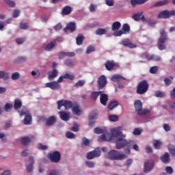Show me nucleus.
<instances>
[{
	"mask_svg": "<svg viewBox=\"0 0 175 175\" xmlns=\"http://www.w3.org/2000/svg\"><path fill=\"white\" fill-rule=\"evenodd\" d=\"M32 142V139L29 137H23L21 138V143L23 146H28Z\"/></svg>",
	"mask_w": 175,
	"mask_h": 175,
	"instance_id": "obj_26",
	"label": "nucleus"
},
{
	"mask_svg": "<svg viewBox=\"0 0 175 175\" xmlns=\"http://www.w3.org/2000/svg\"><path fill=\"white\" fill-rule=\"evenodd\" d=\"M46 126H51L57 122V118L54 116L49 117L45 120Z\"/></svg>",
	"mask_w": 175,
	"mask_h": 175,
	"instance_id": "obj_16",
	"label": "nucleus"
},
{
	"mask_svg": "<svg viewBox=\"0 0 175 175\" xmlns=\"http://www.w3.org/2000/svg\"><path fill=\"white\" fill-rule=\"evenodd\" d=\"M148 0H131V3L132 6H135L136 5H144L146 2H148Z\"/></svg>",
	"mask_w": 175,
	"mask_h": 175,
	"instance_id": "obj_28",
	"label": "nucleus"
},
{
	"mask_svg": "<svg viewBox=\"0 0 175 175\" xmlns=\"http://www.w3.org/2000/svg\"><path fill=\"white\" fill-rule=\"evenodd\" d=\"M62 14L65 16H68V14H70L72 13V8L69 5L65 6L62 10Z\"/></svg>",
	"mask_w": 175,
	"mask_h": 175,
	"instance_id": "obj_25",
	"label": "nucleus"
},
{
	"mask_svg": "<svg viewBox=\"0 0 175 175\" xmlns=\"http://www.w3.org/2000/svg\"><path fill=\"white\" fill-rule=\"evenodd\" d=\"M115 36H121L122 35H125L122 30H118L113 33Z\"/></svg>",
	"mask_w": 175,
	"mask_h": 175,
	"instance_id": "obj_55",
	"label": "nucleus"
},
{
	"mask_svg": "<svg viewBox=\"0 0 175 175\" xmlns=\"http://www.w3.org/2000/svg\"><path fill=\"white\" fill-rule=\"evenodd\" d=\"M165 171L168 174H172L173 173V168L172 167H166Z\"/></svg>",
	"mask_w": 175,
	"mask_h": 175,
	"instance_id": "obj_64",
	"label": "nucleus"
},
{
	"mask_svg": "<svg viewBox=\"0 0 175 175\" xmlns=\"http://www.w3.org/2000/svg\"><path fill=\"white\" fill-rule=\"evenodd\" d=\"M160 32V38H159L157 47L159 50H165L166 46L163 44L166 40H167V35L166 34V31L165 29H161L159 31Z\"/></svg>",
	"mask_w": 175,
	"mask_h": 175,
	"instance_id": "obj_3",
	"label": "nucleus"
},
{
	"mask_svg": "<svg viewBox=\"0 0 175 175\" xmlns=\"http://www.w3.org/2000/svg\"><path fill=\"white\" fill-rule=\"evenodd\" d=\"M10 109H13V104L12 103H6L5 107H4V109L5 110H10Z\"/></svg>",
	"mask_w": 175,
	"mask_h": 175,
	"instance_id": "obj_56",
	"label": "nucleus"
},
{
	"mask_svg": "<svg viewBox=\"0 0 175 175\" xmlns=\"http://www.w3.org/2000/svg\"><path fill=\"white\" fill-rule=\"evenodd\" d=\"M111 134L112 137L118 139L116 142L117 150H121V148H124V147H129V148H133L135 151H139V146L135 144V141H128L124 139V135H122L121 132V127L111 129Z\"/></svg>",
	"mask_w": 175,
	"mask_h": 175,
	"instance_id": "obj_1",
	"label": "nucleus"
},
{
	"mask_svg": "<svg viewBox=\"0 0 175 175\" xmlns=\"http://www.w3.org/2000/svg\"><path fill=\"white\" fill-rule=\"evenodd\" d=\"M98 118V113L94 111L89 116V126H94L95 125V122L92 121L94 120H96Z\"/></svg>",
	"mask_w": 175,
	"mask_h": 175,
	"instance_id": "obj_14",
	"label": "nucleus"
},
{
	"mask_svg": "<svg viewBox=\"0 0 175 175\" xmlns=\"http://www.w3.org/2000/svg\"><path fill=\"white\" fill-rule=\"evenodd\" d=\"M55 41H52L50 43H49L46 46H44L45 51H51L54 47H55L56 44Z\"/></svg>",
	"mask_w": 175,
	"mask_h": 175,
	"instance_id": "obj_23",
	"label": "nucleus"
},
{
	"mask_svg": "<svg viewBox=\"0 0 175 175\" xmlns=\"http://www.w3.org/2000/svg\"><path fill=\"white\" fill-rule=\"evenodd\" d=\"M98 84V90H103L106 85H107V78H106V76L101 75L97 81Z\"/></svg>",
	"mask_w": 175,
	"mask_h": 175,
	"instance_id": "obj_9",
	"label": "nucleus"
},
{
	"mask_svg": "<svg viewBox=\"0 0 175 175\" xmlns=\"http://www.w3.org/2000/svg\"><path fill=\"white\" fill-rule=\"evenodd\" d=\"M100 94H102V92H92L90 95V98L92 100H96L98 99Z\"/></svg>",
	"mask_w": 175,
	"mask_h": 175,
	"instance_id": "obj_31",
	"label": "nucleus"
},
{
	"mask_svg": "<svg viewBox=\"0 0 175 175\" xmlns=\"http://www.w3.org/2000/svg\"><path fill=\"white\" fill-rule=\"evenodd\" d=\"M122 44L125 47H129V49H135L137 47L136 44H133L129 39L123 40Z\"/></svg>",
	"mask_w": 175,
	"mask_h": 175,
	"instance_id": "obj_15",
	"label": "nucleus"
},
{
	"mask_svg": "<svg viewBox=\"0 0 175 175\" xmlns=\"http://www.w3.org/2000/svg\"><path fill=\"white\" fill-rule=\"evenodd\" d=\"M57 76H58V71L57 69L54 68L53 71L49 74V80H51V79H55Z\"/></svg>",
	"mask_w": 175,
	"mask_h": 175,
	"instance_id": "obj_35",
	"label": "nucleus"
},
{
	"mask_svg": "<svg viewBox=\"0 0 175 175\" xmlns=\"http://www.w3.org/2000/svg\"><path fill=\"white\" fill-rule=\"evenodd\" d=\"M107 32L106 29L98 28L96 31V35L101 36V35H105Z\"/></svg>",
	"mask_w": 175,
	"mask_h": 175,
	"instance_id": "obj_41",
	"label": "nucleus"
},
{
	"mask_svg": "<svg viewBox=\"0 0 175 175\" xmlns=\"http://www.w3.org/2000/svg\"><path fill=\"white\" fill-rule=\"evenodd\" d=\"M94 133L97 135H100V133H103V130L99 127H96L94 129Z\"/></svg>",
	"mask_w": 175,
	"mask_h": 175,
	"instance_id": "obj_57",
	"label": "nucleus"
},
{
	"mask_svg": "<svg viewBox=\"0 0 175 175\" xmlns=\"http://www.w3.org/2000/svg\"><path fill=\"white\" fill-rule=\"evenodd\" d=\"M64 79H68L69 80H74L75 79V75L69 73V72H66L64 75H63Z\"/></svg>",
	"mask_w": 175,
	"mask_h": 175,
	"instance_id": "obj_44",
	"label": "nucleus"
},
{
	"mask_svg": "<svg viewBox=\"0 0 175 175\" xmlns=\"http://www.w3.org/2000/svg\"><path fill=\"white\" fill-rule=\"evenodd\" d=\"M146 58L148 61H161L159 56H155L154 55H146Z\"/></svg>",
	"mask_w": 175,
	"mask_h": 175,
	"instance_id": "obj_27",
	"label": "nucleus"
},
{
	"mask_svg": "<svg viewBox=\"0 0 175 175\" xmlns=\"http://www.w3.org/2000/svg\"><path fill=\"white\" fill-rule=\"evenodd\" d=\"M65 65L68 67L72 66V65H73V61H72V59L66 60Z\"/></svg>",
	"mask_w": 175,
	"mask_h": 175,
	"instance_id": "obj_62",
	"label": "nucleus"
},
{
	"mask_svg": "<svg viewBox=\"0 0 175 175\" xmlns=\"http://www.w3.org/2000/svg\"><path fill=\"white\" fill-rule=\"evenodd\" d=\"M109 133H106L105 134H103L101 136H99L98 138V142L102 143L103 142H107V136H109Z\"/></svg>",
	"mask_w": 175,
	"mask_h": 175,
	"instance_id": "obj_33",
	"label": "nucleus"
},
{
	"mask_svg": "<svg viewBox=\"0 0 175 175\" xmlns=\"http://www.w3.org/2000/svg\"><path fill=\"white\" fill-rule=\"evenodd\" d=\"M168 150L170 151V153L172 157H175V148H173V146L169 145L168 146Z\"/></svg>",
	"mask_w": 175,
	"mask_h": 175,
	"instance_id": "obj_47",
	"label": "nucleus"
},
{
	"mask_svg": "<svg viewBox=\"0 0 175 175\" xmlns=\"http://www.w3.org/2000/svg\"><path fill=\"white\" fill-rule=\"evenodd\" d=\"M137 114L139 116V117H147V116L150 114V110H138Z\"/></svg>",
	"mask_w": 175,
	"mask_h": 175,
	"instance_id": "obj_30",
	"label": "nucleus"
},
{
	"mask_svg": "<svg viewBox=\"0 0 175 175\" xmlns=\"http://www.w3.org/2000/svg\"><path fill=\"white\" fill-rule=\"evenodd\" d=\"M117 106H118V101H111L108 105V109L113 110V109H116Z\"/></svg>",
	"mask_w": 175,
	"mask_h": 175,
	"instance_id": "obj_38",
	"label": "nucleus"
},
{
	"mask_svg": "<svg viewBox=\"0 0 175 175\" xmlns=\"http://www.w3.org/2000/svg\"><path fill=\"white\" fill-rule=\"evenodd\" d=\"M121 28V23L119 21L114 22L112 24L111 29L112 31H118V29Z\"/></svg>",
	"mask_w": 175,
	"mask_h": 175,
	"instance_id": "obj_34",
	"label": "nucleus"
},
{
	"mask_svg": "<svg viewBox=\"0 0 175 175\" xmlns=\"http://www.w3.org/2000/svg\"><path fill=\"white\" fill-rule=\"evenodd\" d=\"M108 158H109V159H112V161H121V159H125L126 156V154L118 153V151L116 150H112L108 152Z\"/></svg>",
	"mask_w": 175,
	"mask_h": 175,
	"instance_id": "obj_5",
	"label": "nucleus"
},
{
	"mask_svg": "<svg viewBox=\"0 0 175 175\" xmlns=\"http://www.w3.org/2000/svg\"><path fill=\"white\" fill-rule=\"evenodd\" d=\"M66 137L68 139H75V137H76V135L70 131H67L66 133Z\"/></svg>",
	"mask_w": 175,
	"mask_h": 175,
	"instance_id": "obj_46",
	"label": "nucleus"
},
{
	"mask_svg": "<svg viewBox=\"0 0 175 175\" xmlns=\"http://www.w3.org/2000/svg\"><path fill=\"white\" fill-rule=\"evenodd\" d=\"M160 159L163 163H169L170 162V154L169 152H165L160 157Z\"/></svg>",
	"mask_w": 175,
	"mask_h": 175,
	"instance_id": "obj_21",
	"label": "nucleus"
},
{
	"mask_svg": "<svg viewBox=\"0 0 175 175\" xmlns=\"http://www.w3.org/2000/svg\"><path fill=\"white\" fill-rule=\"evenodd\" d=\"M85 164L88 166V167H94L95 166V163L90 161H86Z\"/></svg>",
	"mask_w": 175,
	"mask_h": 175,
	"instance_id": "obj_60",
	"label": "nucleus"
},
{
	"mask_svg": "<svg viewBox=\"0 0 175 175\" xmlns=\"http://www.w3.org/2000/svg\"><path fill=\"white\" fill-rule=\"evenodd\" d=\"M154 94L157 98H163L165 96V93L161 91H157Z\"/></svg>",
	"mask_w": 175,
	"mask_h": 175,
	"instance_id": "obj_48",
	"label": "nucleus"
},
{
	"mask_svg": "<svg viewBox=\"0 0 175 175\" xmlns=\"http://www.w3.org/2000/svg\"><path fill=\"white\" fill-rule=\"evenodd\" d=\"M45 87H46V88H51V90H53V91H55L61 88V85H59V83H58V82L57 81H52L46 83L45 84Z\"/></svg>",
	"mask_w": 175,
	"mask_h": 175,
	"instance_id": "obj_11",
	"label": "nucleus"
},
{
	"mask_svg": "<svg viewBox=\"0 0 175 175\" xmlns=\"http://www.w3.org/2000/svg\"><path fill=\"white\" fill-rule=\"evenodd\" d=\"M25 42V38H19L16 39V42L17 44H23Z\"/></svg>",
	"mask_w": 175,
	"mask_h": 175,
	"instance_id": "obj_54",
	"label": "nucleus"
},
{
	"mask_svg": "<svg viewBox=\"0 0 175 175\" xmlns=\"http://www.w3.org/2000/svg\"><path fill=\"white\" fill-rule=\"evenodd\" d=\"M100 148H96L94 150V151L89 152L87 154L86 158L87 159H94L96 157H100Z\"/></svg>",
	"mask_w": 175,
	"mask_h": 175,
	"instance_id": "obj_10",
	"label": "nucleus"
},
{
	"mask_svg": "<svg viewBox=\"0 0 175 175\" xmlns=\"http://www.w3.org/2000/svg\"><path fill=\"white\" fill-rule=\"evenodd\" d=\"M164 83L165 85H170V84H172V80H170L169 78H165Z\"/></svg>",
	"mask_w": 175,
	"mask_h": 175,
	"instance_id": "obj_63",
	"label": "nucleus"
},
{
	"mask_svg": "<svg viewBox=\"0 0 175 175\" xmlns=\"http://www.w3.org/2000/svg\"><path fill=\"white\" fill-rule=\"evenodd\" d=\"M28 23H20V28L21 29H28Z\"/></svg>",
	"mask_w": 175,
	"mask_h": 175,
	"instance_id": "obj_52",
	"label": "nucleus"
},
{
	"mask_svg": "<svg viewBox=\"0 0 175 175\" xmlns=\"http://www.w3.org/2000/svg\"><path fill=\"white\" fill-rule=\"evenodd\" d=\"M48 158L53 163H58L61 161V152L58 151H53L48 154Z\"/></svg>",
	"mask_w": 175,
	"mask_h": 175,
	"instance_id": "obj_6",
	"label": "nucleus"
},
{
	"mask_svg": "<svg viewBox=\"0 0 175 175\" xmlns=\"http://www.w3.org/2000/svg\"><path fill=\"white\" fill-rule=\"evenodd\" d=\"M58 57L59 59H62V58H65L66 57V52L61 51L58 53Z\"/></svg>",
	"mask_w": 175,
	"mask_h": 175,
	"instance_id": "obj_58",
	"label": "nucleus"
},
{
	"mask_svg": "<svg viewBox=\"0 0 175 175\" xmlns=\"http://www.w3.org/2000/svg\"><path fill=\"white\" fill-rule=\"evenodd\" d=\"M172 16H175L174 10L172 11H169V10L161 11L158 14L157 17L158 18H169L172 17Z\"/></svg>",
	"mask_w": 175,
	"mask_h": 175,
	"instance_id": "obj_8",
	"label": "nucleus"
},
{
	"mask_svg": "<svg viewBox=\"0 0 175 175\" xmlns=\"http://www.w3.org/2000/svg\"><path fill=\"white\" fill-rule=\"evenodd\" d=\"M59 114H60V118L63 121H69V118H70L69 113H65L64 111H60Z\"/></svg>",
	"mask_w": 175,
	"mask_h": 175,
	"instance_id": "obj_29",
	"label": "nucleus"
},
{
	"mask_svg": "<svg viewBox=\"0 0 175 175\" xmlns=\"http://www.w3.org/2000/svg\"><path fill=\"white\" fill-rule=\"evenodd\" d=\"M29 162H30V163L27 165V173H31V172L33 170V163H35V160L33 157L29 158Z\"/></svg>",
	"mask_w": 175,
	"mask_h": 175,
	"instance_id": "obj_18",
	"label": "nucleus"
},
{
	"mask_svg": "<svg viewBox=\"0 0 175 175\" xmlns=\"http://www.w3.org/2000/svg\"><path fill=\"white\" fill-rule=\"evenodd\" d=\"M18 79H20V74H18V72H14L12 75V80H18Z\"/></svg>",
	"mask_w": 175,
	"mask_h": 175,
	"instance_id": "obj_53",
	"label": "nucleus"
},
{
	"mask_svg": "<svg viewBox=\"0 0 175 175\" xmlns=\"http://www.w3.org/2000/svg\"><path fill=\"white\" fill-rule=\"evenodd\" d=\"M152 167H154V161L152 160H148L144 163V173H148V172H151V170H152Z\"/></svg>",
	"mask_w": 175,
	"mask_h": 175,
	"instance_id": "obj_12",
	"label": "nucleus"
},
{
	"mask_svg": "<svg viewBox=\"0 0 175 175\" xmlns=\"http://www.w3.org/2000/svg\"><path fill=\"white\" fill-rule=\"evenodd\" d=\"M158 69H159V67L155 66L153 67H151L150 69V72L152 74V75H155V73H157V72H158Z\"/></svg>",
	"mask_w": 175,
	"mask_h": 175,
	"instance_id": "obj_50",
	"label": "nucleus"
},
{
	"mask_svg": "<svg viewBox=\"0 0 175 175\" xmlns=\"http://www.w3.org/2000/svg\"><path fill=\"white\" fill-rule=\"evenodd\" d=\"M170 2V0H163L156 2L154 4L152 5L150 8H158L159 6H165V5H167Z\"/></svg>",
	"mask_w": 175,
	"mask_h": 175,
	"instance_id": "obj_19",
	"label": "nucleus"
},
{
	"mask_svg": "<svg viewBox=\"0 0 175 175\" xmlns=\"http://www.w3.org/2000/svg\"><path fill=\"white\" fill-rule=\"evenodd\" d=\"M109 100V96L106 94H101L100 96V102L103 106L107 105V101Z\"/></svg>",
	"mask_w": 175,
	"mask_h": 175,
	"instance_id": "obj_17",
	"label": "nucleus"
},
{
	"mask_svg": "<svg viewBox=\"0 0 175 175\" xmlns=\"http://www.w3.org/2000/svg\"><path fill=\"white\" fill-rule=\"evenodd\" d=\"M23 107V101L20 98H16L14 101V108L15 110H20Z\"/></svg>",
	"mask_w": 175,
	"mask_h": 175,
	"instance_id": "obj_20",
	"label": "nucleus"
},
{
	"mask_svg": "<svg viewBox=\"0 0 175 175\" xmlns=\"http://www.w3.org/2000/svg\"><path fill=\"white\" fill-rule=\"evenodd\" d=\"M142 14H143V12L134 14L133 15V20H135V21H139V20H140V17H142Z\"/></svg>",
	"mask_w": 175,
	"mask_h": 175,
	"instance_id": "obj_42",
	"label": "nucleus"
},
{
	"mask_svg": "<svg viewBox=\"0 0 175 175\" xmlns=\"http://www.w3.org/2000/svg\"><path fill=\"white\" fill-rule=\"evenodd\" d=\"M112 81H120V80H125V78L120 75H114L111 77Z\"/></svg>",
	"mask_w": 175,
	"mask_h": 175,
	"instance_id": "obj_36",
	"label": "nucleus"
},
{
	"mask_svg": "<svg viewBox=\"0 0 175 175\" xmlns=\"http://www.w3.org/2000/svg\"><path fill=\"white\" fill-rule=\"evenodd\" d=\"M122 29L124 34L129 33V32L131 31V27H129V25L126 23L123 25Z\"/></svg>",
	"mask_w": 175,
	"mask_h": 175,
	"instance_id": "obj_39",
	"label": "nucleus"
},
{
	"mask_svg": "<svg viewBox=\"0 0 175 175\" xmlns=\"http://www.w3.org/2000/svg\"><path fill=\"white\" fill-rule=\"evenodd\" d=\"M31 75L36 79V78L39 77V76H40V72L32 71Z\"/></svg>",
	"mask_w": 175,
	"mask_h": 175,
	"instance_id": "obj_61",
	"label": "nucleus"
},
{
	"mask_svg": "<svg viewBox=\"0 0 175 175\" xmlns=\"http://www.w3.org/2000/svg\"><path fill=\"white\" fill-rule=\"evenodd\" d=\"M21 117L25 116L24 124L25 125H31L32 124V117L27 111H18Z\"/></svg>",
	"mask_w": 175,
	"mask_h": 175,
	"instance_id": "obj_7",
	"label": "nucleus"
},
{
	"mask_svg": "<svg viewBox=\"0 0 175 175\" xmlns=\"http://www.w3.org/2000/svg\"><path fill=\"white\" fill-rule=\"evenodd\" d=\"M68 30L71 31V32H75V31H76V23L73 22L68 23L64 29V31L66 32Z\"/></svg>",
	"mask_w": 175,
	"mask_h": 175,
	"instance_id": "obj_22",
	"label": "nucleus"
},
{
	"mask_svg": "<svg viewBox=\"0 0 175 175\" xmlns=\"http://www.w3.org/2000/svg\"><path fill=\"white\" fill-rule=\"evenodd\" d=\"M85 84V81L79 80L77 83H75V87L79 88V87H83Z\"/></svg>",
	"mask_w": 175,
	"mask_h": 175,
	"instance_id": "obj_49",
	"label": "nucleus"
},
{
	"mask_svg": "<svg viewBox=\"0 0 175 175\" xmlns=\"http://www.w3.org/2000/svg\"><path fill=\"white\" fill-rule=\"evenodd\" d=\"M107 70H113L117 68V64L113 61L107 60L105 64Z\"/></svg>",
	"mask_w": 175,
	"mask_h": 175,
	"instance_id": "obj_13",
	"label": "nucleus"
},
{
	"mask_svg": "<svg viewBox=\"0 0 175 175\" xmlns=\"http://www.w3.org/2000/svg\"><path fill=\"white\" fill-rule=\"evenodd\" d=\"M4 1L10 6V8H14V6H16V3L14 1L10 0H4Z\"/></svg>",
	"mask_w": 175,
	"mask_h": 175,
	"instance_id": "obj_45",
	"label": "nucleus"
},
{
	"mask_svg": "<svg viewBox=\"0 0 175 175\" xmlns=\"http://www.w3.org/2000/svg\"><path fill=\"white\" fill-rule=\"evenodd\" d=\"M93 51H95V47L93 46H89L86 50V54H91Z\"/></svg>",
	"mask_w": 175,
	"mask_h": 175,
	"instance_id": "obj_51",
	"label": "nucleus"
},
{
	"mask_svg": "<svg viewBox=\"0 0 175 175\" xmlns=\"http://www.w3.org/2000/svg\"><path fill=\"white\" fill-rule=\"evenodd\" d=\"M135 110H143V103L140 100H136L134 103Z\"/></svg>",
	"mask_w": 175,
	"mask_h": 175,
	"instance_id": "obj_24",
	"label": "nucleus"
},
{
	"mask_svg": "<svg viewBox=\"0 0 175 175\" xmlns=\"http://www.w3.org/2000/svg\"><path fill=\"white\" fill-rule=\"evenodd\" d=\"M162 142L160 140H154L153 141V146L156 150H159L161 147H162Z\"/></svg>",
	"mask_w": 175,
	"mask_h": 175,
	"instance_id": "obj_37",
	"label": "nucleus"
},
{
	"mask_svg": "<svg viewBox=\"0 0 175 175\" xmlns=\"http://www.w3.org/2000/svg\"><path fill=\"white\" fill-rule=\"evenodd\" d=\"M109 120L113 122H117V121H118V116L116 115H109Z\"/></svg>",
	"mask_w": 175,
	"mask_h": 175,
	"instance_id": "obj_43",
	"label": "nucleus"
},
{
	"mask_svg": "<svg viewBox=\"0 0 175 175\" xmlns=\"http://www.w3.org/2000/svg\"><path fill=\"white\" fill-rule=\"evenodd\" d=\"M83 40H84V36L83 34H79L76 38L77 44L81 46L83 44Z\"/></svg>",
	"mask_w": 175,
	"mask_h": 175,
	"instance_id": "obj_32",
	"label": "nucleus"
},
{
	"mask_svg": "<svg viewBox=\"0 0 175 175\" xmlns=\"http://www.w3.org/2000/svg\"><path fill=\"white\" fill-rule=\"evenodd\" d=\"M0 79L8 80V79H9V73L4 71H0Z\"/></svg>",
	"mask_w": 175,
	"mask_h": 175,
	"instance_id": "obj_40",
	"label": "nucleus"
},
{
	"mask_svg": "<svg viewBox=\"0 0 175 175\" xmlns=\"http://www.w3.org/2000/svg\"><path fill=\"white\" fill-rule=\"evenodd\" d=\"M148 82L146 80L142 81L137 86V94L138 95L146 94V91H148Z\"/></svg>",
	"mask_w": 175,
	"mask_h": 175,
	"instance_id": "obj_4",
	"label": "nucleus"
},
{
	"mask_svg": "<svg viewBox=\"0 0 175 175\" xmlns=\"http://www.w3.org/2000/svg\"><path fill=\"white\" fill-rule=\"evenodd\" d=\"M38 150H47V148H49V147L46 145H43L42 144H39L38 145Z\"/></svg>",
	"mask_w": 175,
	"mask_h": 175,
	"instance_id": "obj_59",
	"label": "nucleus"
},
{
	"mask_svg": "<svg viewBox=\"0 0 175 175\" xmlns=\"http://www.w3.org/2000/svg\"><path fill=\"white\" fill-rule=\"evenodd\" d=\"M62 106L65 107V110H70V109H72V110H79L80 109V106L78 103H72V101L64 99L57 101L58 110H61Z\"/></svg>",
	"mask_w": 175,
	"mask_h": 175,
	"instance_id": "obj_2",
	"label": "nucleus"
}]
</instances>
